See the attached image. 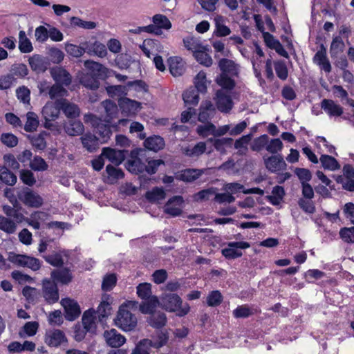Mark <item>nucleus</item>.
Masks as SVG:
<instances>
[{"label":"nucleus","mask_w":354,"mask_h":354,"mask_svg":"<svg viewBox=\"0 0 354 354\" xmlns=\"http://www.w3.org/2000/svg\"><path fill=\"white\" fill-rule=\"evenodd\" d=\"M252 134L249 133L241 136L237 139L234 142V148L238 149V153L240 155L245 154L248 151L247 145L251 140Z\"/></svg>","instance_id":"nucleus-53"},{"label":"nucleus","mask_w":354,"mask_h":354,"mask_svg":"<svg viewBox=\"0 0 354 354\" xmlns=\"http://www.w3.org/2000/svg\"><path fill=\"white\" fill-rule=\"evenodd\" d=\"M65 132L71 136H76L82 134L84 131L83 124L77 121H69L64 125Z\"/></svg>","instance_id":"nucleus-33"},{"label":"nucleus","mask_w":354,"mask_h":354,"mask_svg":"<svg viewBox=\"0 0 354 354\" xmlns=\"http://www.w3.org/2000/svg\"><path fill=\"white\" fill-rule=\"evenodd\" d=\"M268 139L269 136L267 134L256 138L251 145V149L254 151H260L263 149H266Z\"/></svg>","instance_id":"nucleus-60"},{"label":"nucleus","mask_w":354,"mask_h":354,"mask_svg":"<svg viewBox=\"0 0 354 354\" xmlns=\"http://www.w3.org/2000/svg\"><path fill=\"white\" fill-rule=\"evenodd\" d=\"M344 43L339 36L333 38L330 46V55L332 58L337 57L344 49Z\"/></svg>","instance_id":"nucleus-49"},{"label":"nucleus","mask_w":354,"mask_h":354,"mask_svg":"<svg viewBox=\"0 0 354 354\" xmlns=\"http://www.w3.org/2000/svg\"><path fill=\"white\" fill-rule=\"evenodd\" d=\"M124 309V306H120L116 317L114 319V324L124 332L133 331L138 324L137 317L130 310Z\"/></svg>","instance_id":"nucleus-2"},{"label":"nucleus","mask_w":354,"mask_h":354,"mask_svg":"<svg viewBox=\"0 0 354 354\" xmlns=\"http://www.w3.org/2000/svg\"><path fill=\"white\" fill-rule=\"evenodd\" d=\"M84 66L91 71L89 74H91L97 78L105 74L106 68L98 62L91 60H86L84 63Z\"/></svg>","instance_id":"nucleus-35"},{"label":"nucleus","mask_w":354,"mask_h":354,"mask_svg":"<svg viewBox=\"0 0 354 354\" xmlns=\"http://www.w3.org/2000/svg\"><path fill=\"white\" fill-rule=\"evenodd\" d=\"M214 101L217 109L222 113H229L234 105L231 96L223 89L217 91Z\"/></svg>","instance_id":"nucleus-7"},{"label":"nucleus","mask_w":354,"mask_h":354,"mask_svg":"<svg viewBox=\"0 0 354 354\" xmlns=\"http://www.w3.org/2000/svg\"><path fill=\"white\" fill-rule=\"evenodd\" d=\"M263 160L266 169L272 173L284 171L287 168V165L281 154L264 158Z\"/></svg>","instance_id":"nucleus-10"},{"label":"nucleus","mask_w":354,"mask_h":354,"mask_svg":"<svg viewBox=\"0 0 354 354\" xmlns=\"http://www.w3.org/2000/svg\"><path fill=\"white\" fill-rule=\"evenodd\" d=\"M127 169L132 174H138L145 171V165L137 156L131 153V158L125 164Z\"/></svg>","instance_id":"nucleus-26"},{"label":"nucleus","mask_w":354,"mask_h":354,"mask_svg":"<svg viewBox=\"0 0 354 354\" xmlns=\"http://www.w3.org/2000/svg\"><path fill=\"white\" fill-rule=\"evenodd\" d=\"M60 109L57 102L55 104L48 102L43 107L41 113L45 120L44 126L46 128H51L53 126L51 122L55 120L59 117Z\"/></svg>","instance_id":"nucleus-8"},{"label":"nucleus","mask_w":354,"mask_h":354,"mask_svg":"<svg viewBox=\"0 0 354 354\" xmlns=\"http://www.w3.org/2000/svg\"><path fill=\"white\" fill-rule=\"evenodd\" d=\"M0 230L8 234H12L16 230V225L13 221L0 215Z\"/></svg>","instance_id":"nucleus-63"},{"label":"nucleus","mask_w":354,"mask_h":354,"mask_svg":"<svg viewBox=\"0 0 354 354\" xmlns=\"http://www.w3.org/2000/svg\"><path fill=\"white\" fill-rule=\"evenodd\" d=\"M227 248L221 250L222 254L228 259H234L242 256L241 251L238 249H247L250 247L249 243L245 241L229 242Z\"/></svg>","instance_id":"nucleus-5"},{"label":"nucleus","mask_w":354,"mask_h":354,"mask_svg":"<svg viewBox=\"0 0 354 354\" xmlns=\"http://www.w3.org/2000/svg\"><path fill=\"white\" fill-rule=\"evenodd\" d=\"M160 306L168 312H177V315L183 317L188 314L190 310L189 305L185 304L182 306V299L175 293H165L160 296Z\"/></svg>","instance_id":"nucleus-1"},{"label":"nucleus","mask_w":354,"mask_h":354,"mask_svg":"<svg viewBox=\"0 0 354 354\" xmlns=\"http://www.w3.org/2000/svg\"><path fill=\"white\" fill-rule=\"evenodd\" d=\"M144 145L147 149L156 152L164 148L165 141L159 136H153L145 139Z\"/></svg>","instance_id":"nucleus-30"},{"label":"nucleus","mask_w":354,"mask_h":354,"mask_svg":"<svg viewBox=\"0 0 354 354\" xmlns=\"http://www.w3.org/2000/svg\"><path fill=\"white\" fill-rule=\"evenodd\" d=\"M86 53L91 55H94L102 58L106 57L107 55L105 45L98 41H95L93 44L88 42Z\"/></svg>","instance_id":"nucleus-36"},{"label":"nucleus","mask_w":354,"mask_h":354,"mask_svg":"<svg viewBox=\"0 0 354 354\" xmlns=\"http://www.w3.org/2000/svg\"><path fill=\"white\" fill-rule=\"evenodd\" d=\"M106 172L107 174L108 179L112 183L119 179L123 178L124 176V174L120 168H118L112 165H106Z\"/></svg>","instance_id":"nucleus-48"},{"label":"nucleus","mask_w":354,"mask_h":354,"mask_svg":"<svg viewBox=\"0 0 354 354\" xmlns=\"http://www.w3.org/2000/svg\"><path fill=\"white\" fill-rule=\"evenodd\" d=\"M67 338L63 331L58 329L48 330L45 335V342L52 347H57L66 342Z\"/></svg>","instance_id":"nucleus-13"},{"label":"nucleus","mask_w":354,"mask_h":354,"mask_svg":"<svg viewBox=\"0 0 354 354\" xmlns=\"http://www.w3.org/2000/svg\"><path fill=\"white\" fill-rule=\"evenodd\" d=\"M184 46L194 53L199 49H203L205 46L199 38L194 36H187L183 39Z\"/></svg>","instance_id":"nucleus-38"},{"label":"nucleus","mask_w":354,"mask_h":354,"mask_svg":"<svg viewBox=\"0 0 354 354\" xmlns=\"http://www.w3.org/2000/svg\"><path fill=\"white\" fill-rule=\"evenodd\" d=\"M57 103L67 118H75L80 115V110L77 105L70 103L66 99L57 100Z\"/></svg>","instance_id":"nucleus-21"},{"label":"nucleus","mask_w":354,"mask_h":354,"mask_svg":"<svg viewBox=\"0 0 354 354\" xmlns=\"http://www.w3.org/2000/svg\"><path fill=\"white\" fill-rule=\"evenodd\" d=\"M233 316L235 318H248L254 314L252 310L247 305L238 306L232 311Z\"/></svg>","instance_id":"nucleus-62"},{"label":"nucleus","mask_w":354,"mask_h":354,"mask_svg":"<svg viewBox=\"0 0 354 354\" xmlns=\"http://www.w3.org/2000/svg\"><path fill=\"white\" fill-rule=\"evenodd\" d=\"M206 169H185L176 176L179 180L185 183H193L205 174Z\"/></svg>","instance_id":"nucleus-17"},{"label":"nucleus","mask_w":354,"mask_h":354,"mask_svg":"<svg viewBox=\"0 0 354 354\" xmlns=\"http://www.w3.org/2000/svg\"><path fill=\"white\" fill-rule=\"evenodd\" d=\"M0 180L6 185H12L17 182V176L6 167L0 165Z\"/></svg>","instance_id":"nucleus-50"},{"label":"nucleus","mask_w":354,"mask_h":354,"mask_svg":"<svg viewBox=\"0 0 354 354\" xmlns=\"http://www.w3.org/2000/svg\"><path fill=\"white\" fill-rule=\"evenodd\" d=\"M29 64L31 68L37 73L44 72L47 68L46 62L38 55H35L30 57Z\"/></svg>","instance_id":"nucleus-47"},{"label":"nucleus","mask_w":354,"mask_h":354,"mask_svg":"<svg viewBox=\"0 0 354 354\" xmlns=\"http://www.w3.org/2000/svg\"><path fill=\"white\" fill-rule=\"evenodd\" d=\"M112 311V308L108 301L103 300L97 307L95 311L99 319L102 322L103 319L108 317Z\"/></svg>","instance_id":"nucleus-54"},{"label":"nucleus","mask_w":354,"mask_h":354,"mask_svg":"<svg viewBox=\"0 0 354 354\" xmlns=\"http://www.w3.org/2000/svg\"><path fill=\"white\" fill-rule=\"evenodd\" d=\"M206 122L205 124L198 125L196 128L197 133L203 138H206L209 135H214L215 125L210 122Z\"/></svg>","instance_id":"nucleus-61"},{"label":"nucleus","mask_w":354,"mask_h":354,"mask_svg":"<svg viewBox=\"0 0 354 354\" xmlns=\"http://www.w3.org/2000/svg\"><path fill=\"white\" fill-rule=\"evenodd\" d=\"M51 277L54 281L65 285L71 283L73 277L71 270L68 268H63L53 270L51 272Z\"/></svg>","instance_id":"nucleus-24"},{"label":"nucleus","mask_w":354,"mask_h":354,"mask_svg":"<svg viewBox=\"0 0 354 354\" xmlns=\"http://www.w3.org/2000/svg\"><path fill=\"white\" fill-rule=\"evenodd\" d=\"M218 67L222 71L221 74L236 75L238 73V68L234 62L226 58L220 59Z\"/></svg>","instance_id":"nucleus-39"},{"label":"nucleus","mask_w":354,"mask_h":354,"mask_svg":"<svg viewBox=\"0 0 354 354\" xmlns=\"http://www.w3.org/2000/svg\"><path fill=\"white\" fill-rule=\"evenodd\" d=\"M313 61L325 72L330 73L331 71V65L326 57V49L323 44L321 45L320 49L315 53Z\"/></svg>","instance_id":"nucleus-23"},{"label":"nucleus","mask_w":354,"mask_h":354,"mask_svg":"<svg viewBox=\"0 0 354 354\" xmlns=\"http://www.w3.org/2000/svg\"><path fill=\"white\" fill-rule=\"evenodd\" d=\"M102 104L104 108L106 113V122L108 123H111L112 120L114 119L118 113V106L115 102L109 100L103 101Z\"/></svg>","instance_id":"nucleus-37"},{"label":"nucleus","mask_w":354,"mask_h":354,"mask_svg":"<svg viewBox=\"0 0 354 354\" xmlns=\"http://www.w3.org/2000/svg\"><path fill=\"white\" fill-rule=\"evenodd\" d=\"M320 106L330 117H339L343 113V108L332 100H322Z\"/></svg>","instance_id":"nucleus-20"},{"label":"nucleus","mask_w":354,"mask_h":354,"mask_svg":"<svg viewBox=\"0 0 354 354\" xmlns=\"http://www.w3.org/2000/svg\"><path fill=\"white\" fill-rule=\"evenodd\" d=\"M68 95V91L63 87V85L55 84L50 86L48 91V95L51 100L57 99L58 97H63Z\"/></svg>","instance_id":"nucleus-56"},{"label":"nucleus","mask_w":354,"mask_h":354,"mask_svg":"<svg viewBox=\"0 0 354 354\" xmlns=\"http://www.w3.org/2000/svg\"><path fill=\"white\" fill-rule=\"evenodd\" d=\"M209 48L207 45L203 46V49H199L195 53L193 54L196 60L201 64L209 67L212 64V59L208 54Z\"/></svg>","instance_id":"nucleus-31"},{"label":"nucleus","mask_w":354,"mask_h":354,"mask_svg":"<svg viewBox=\"0 0 354 354\" xmlns=\"http://www.w3.org/2000/svg\"><path fill=\"white\" fill-rule=\"evenodd\" d=\"M96 313L93 309L85 311L82 318L83 327L86 331L94 333L96 328Z\"/></svg>","instance_id":"nucleus-25"},{"label":"nucleus","mask_w":354,"mask_h":354,"mask_svg":"<svg viewBox=\"0 0 354 354\" xmlns=\"http://www.w3.org/2000/svg\"><path fill=\"white\" fill-rule=\"evenodd\" d=\"M24 204L28 207L38 208L43 204V198L35 192L24 188Z\"/></svg>","instance_id":"nucleus-18"},{"label":"nucleus","mask_w":354,"mask_h":354,"mask_svg":"<svg viewBox=\"0 0 354 354\" xmlns=\"http://www.w3.org/2000/svg\"><path fill=\"white\" fill-rule=\"evenodd\" d=\"M169 68L174 77L181 76L185 72L182 59L178 57H170L168 59Z\"/></svg>","instance_id":"nucleus-27"},{"label":"nucleus","mask_w":354,"mask_h":354,"mask_svg":"<svg viewBox=\"0 0 354 354\" xmlns=\"http://www.w3.org/2000/svg\"><path fill=\"white\" fill-rule=\"evenodd\" d=\"M206 143L205 142H198L194 146H188L183 148V153L188 157H199L206 151Z\"/></svg>","instance_id":"nucleus-28"},{"label":"nucleus","mask_w":354,"mask_h":354,"mask_svg":"<svg viewBox=\"0 0 354 354\" xmlns=\"http://www.w3.org/2000/svg\"><path fill=\"white\" fill-rule=\"evenodd\" d=\"M166 193L162 187H155L146 192L145 197L151 203L158 202L165 198Z\"/></svg>","instance_id":"nucleus-43"},{"label":"nucleus","mask_w":354,"mask_h":354,"mask_svg":"<svg viewBox=\"0 0 354 354\" xmlns=\"http://www.w3.org/2000/svg\"><path fill=\"white\" fill-rule=\"evenodd\" d=\"M120 106L125 111L134 113L141 108V104L129 98H122L119 102Z\"/></svg>","instance_id":"nucleus-45"},{"label":"nucleus","mask_w":354,"mask_h":354,"mask_svg":"<svg viewBox=\"0 0 354 354\" xmlns=\"http://www.w3.org/2000/svg\"><path fill=\"white\" fill-rule=\"evenodd\" d=\"M184 199L181 196H174L169 199L165 205V213L172 216H178L182 214V205Z\"/></svg>","instance_id":"nucleus-11"},{"label":"nucleus","mask_w":354,"mask_h":354,"mask_svg":"<svg viewBox=\"0 0 354 354\" xmlns=\"http://www.w3.org/2000/svg\"><path fill=\"white\" fill-rule=\"evenodd\" d=\"M166 315L162 312L153 313L151 314L147 319L148 324L153 328L160 329L167 324Z\"/></svg>","instance_id":"nucleus-32"},{"label":"nucleus","mask_w":354,"mask_h":354,"mask_svg":"<svg viewBox=\"0 0 354 354\" xmlns=\"http://www.w3.org/2000/svg\"><path fill=\"white\" fill-rule=\"evenodd\" d=\"M50 75L56 84L68 86L72 82L71 74L62 67L56 66L51 68Z\"/></svg>","instance_id":"nucleus-14"},{"label":"nucleus","mask_w":354,"mask_h":354,"mask_svg":"<svg viewBox=\"0 0 354 354\" xmlns=\"http://www.w3.org/2000/svg\"><path fill=\"white\" fill-rule=\"evenodd\" d=\"M110 124L111 123L108 122L104 124L102 122V120H100V122H98L94 127L96 130V133L100 136L98 138L101 143L106 142L112 134Z\"/></svg>","instance_id":"nucleus-29"},{"label":"nucleus","mask_w":354,"mask_h":354,"mask_svg":"<svg viewBox=\"0 0 354 354\" xmlns=\"http://www.w3.org/2000/svg\"><path fill=\"white\" fill-rule=\"evenodd\" d=\"M153 24L140 27V31H145L149 33H153L160 35L162 33V29L169 30L171 28V23L169 19L163 15L158 14L153 17Z\"/></svg>","instance_id":"nucleus-3"},{"label":"nucleus","mask_w":354,"mask_h":354,"mask_svg":"<svg viewBox=\"0 0 354 354\" xmlns=\"http://www.w3.org/2000/svg\"><path fill=\"white\" fill-rule=\"evenodd\" d=\"M80 82L91 90H97L100 86L98 78L89 73L83 74L80 78Z\"/></svg>","instance_id":"nucleus-40"},{"label":"nucleus","mask_w":354,"mask_h":354,"mask_svg":"<svg viewBox=\"0 0 354 354\" xmlns=\"http://www.w3.org/2000/svg\"><path fill=\"white\" fill-rule=\"evenodd\" d=\"M215 112V108L210 101L202 102L198 120L203 123H206L214 116Z\"/></svg>","instance_id":"nucleus-22"},{"label":"nucleus","mask_w":354,"mask_h":354,"mask_svg":"<svg viewBox=\"0 0 354 354\" xmlns=\"http://www.w3.org/2000/svg\"><path fill=\"white\" fill-rule=\"evenodd\" d=\"M103 336L106 344L113 348H118L122 346L125 342L124 336L119 333L115 329L112 328L104 332Z\"/></svg>","instance_id":"nucleus-15"},{"label":"nucleus","mask_w":354,"mask_h":354,"mask_svg":"<svg viewBox=\"0 0 354 354\" xmlns=\"http://www.w3.org/2000/svg\"><path fill=\"white\" fill-rule=\"evenodd\" d=\"M5 195L9 198L10 202L12 204L13 207L9 205H3V210L8 216L16 218L18 222L22 221V213L20 212L21 206L16 198L15 196L12 194V191L6 189Z\"/></svg>","instance_id":"nucleus-4"},{"label":"nucleus","mask_w":354,"mask_h":354,"mask_svg":"<svg viewBox=\"0 0 354 354\" xmlns=\"http://www.w3.org/2000/svg\"><path fill=\"white\" fill-rule=\"evenodd\" d=\"M27 120L24 127L26 131H32L36 130L39 126V119L36 113L28 112L26 114Z\"/></svg>","instance_id":"nucleus-57"},{"label":"nucleus","mask_w":354,"mask_h":354,"mask_svg":"<svg viewBox=\"0 0 354 354\" xmlns=\"http://www.w3.org/2000/svg\"><path fill=\"white\" fill-rule=\"evenodd\" d=\"M45 261L55 267H62L64 264V260L59 252H53L50 254L43 255Z\"/></svg>","instance_id":"nucleus-59"},{"label":"nucleus","mask_w":354,"mask_h":354,"mask_svg":"<svg viewBox=\"0 0 354 354\" xmlns=\"http://www.w3.org/2000/svg\"><path fill=\"white\" fill-rule=\"evenodd\" d=\"M43 295L48 304H55L59 300V292L57 284L49 279L43 281Z\"/></svg>","instance_id":"nucleus-9"},{"label":"nucleus","mask_w":354,"mask_h":354,"mask_svg":"<svg viewBox=\"0 0 354 354\" xmlns=\"http://www.w3.org/2000/svg\"><path fill=\"white\" fill-rule=\"evenodd\" d=\"M83 147L90 153L96 151L99 149L100 140L91 133H86L80 137Z\"/></svg>","instance_id":"nucleus-19"},{"label":"nucleus","mask_w":354,"mask_h":354,"mask_svg":"<svg viewBox=\"0 0 354 354\" xmlns=\"http://www.w3.org/2000/svg\"><path fill=\"white\" fill-rule=\"evenodd\" d=\"M215 22V30L214 35L217 37H225L231 33V30L229 27L225 26L224 22V18L223 16L218 15L214 18Z\"/></svg>","instance_id":"nucleus-41"},{"label":"nucleus","mask_w":354,"mask_h":354,"mask_svg":"<svg viewBox=\"0 0 354 354\" xmlns=\"http://www.w3.org/2000/svg\"><path fill=\"white\" fill-rule=\"evenodd\" d=\"M46 136H47V133L46 132H42L32 137L28 136V138L30 139V143L35 149L37 150H44L46 147V142L45 140Z\"/></svg>","instance_id":"nucleus-51"},{"label":"nucleus","mask_w":354,"mask_h":354,"mask_svg":"<svg viewBox=\"0 0 354 354\" xmlns=\"http://www.w3.org/2000/svg\"><path fill=\"white\" fill-rule=\"evenodd\" d=\"M194 84L196 91L200 93H205L207 91L206 73L204 71H200L194 78Z\"/></svg>","instance_id":"nucleus-58"},{"label":"nucleus","mask_w":354,"mask_h":354,"mask_svg":"<svg viewBox=\"0 0 354 354\" xmlns=\"http://www.w3.org/2000/svg\"><path fill=\"white\" fill-rule=\"evenodd\" d=\"M223 297L219 290H212L207 295L206 301L209 307L218 306L223 301Z\"/></svg>","instance_id":"nucleus-55"},{"label":"nucleus","mask_w":354,"mask_h":354,"mask_svg":"<svg viewBox=\"0 0 354 354\" xmlns=\"http://www.w3.org/2000/svg\"><path fill=\"white\" fill-rule=\"evenodd\" d=\"M274 68L277 76L282 81L287 80L288 77V70L286 63L282 60L274 62Z\"/></svg>","instance_id":"nucleus-52"},{"label":"nucleus","mask_w":354,"mask_h":354,"mask_svg":"<svg viewBox=\"0 0 354 354\" xmlns=\"http://www.w3.org/2000/svg\"><path fill=\"white\" fill-rule=\"evenodd\" d=\"M127 151L125 150H115L109 147L103 148L102 156L107 158L115 165H120L125 159V154Z\"/></svg>","instance_id":"nucleus-16"},{"label":"nucleus","mask_w":354,"mask_h":354,"mask_svg":"<svg viewBox=\"0 0 354 354\" xmlns=\"http://www.w3.org/2000/svg\"><path fill=\"white\" fill-rule=\"evenodd\" d=\"M88 42L82 43L80 46L69 44L66 46L67 53L73 57H80L86 52Z\"/></svg>","instance_id":"nucleus-44"},{"label":"nucleus","mask_w":354,"mask_h":354,"mask_svg":"<svg viewBox=\"0 0 354 354\" xmlns=\"http://www.w3.org/2000/svg\"><path fill=\"white\" fill-rule=\"evenodd\" d=\"M197 91L194 88H191L185 91L183 94V100L185 105L188 106H196L199 102V95Z\"/></svg>","instance_id":"nucleus-42"},{"label":"nucleus","mask_w":354,"mask_h":354,"mask_svg":"<svg viewBox=\"0 0 354 354\" xmlns=\"http://www.w3.org/2000/svg\"><path fill=\"white\" fill-rule=\"evenodd\" d=\"M64 308V317L68 321H74L80 315L81 310L77 302L70 298H64L61 301Z\"/></svg>","instance_id":"nucleus-6"},{"label":"nucleus","mask_w":354,"mask_h":354,"mask_svg":"<svg viewBox=\"0 0 354 354\" xmlns=\"http://www.w3.org/2000/svg\"><path fill=\"white\" fill-rule=\"evenodd\" d=\"M140 48L148 58H150L151 55L155 56L158 55V53L163 51V46L161 45L160 42L153 39H145L142 44L140 45Z\"/></svg>","instance_id":"nucleus-12"},{"label":"nucleus","mask_w":354,"mask_h":354,"mask_svg":"<svg viewBox=\"0 0 354 354\" xmlns=\"http://www.w3.org/2000/svg\"><path fill=\"white\" fill-rule=\"evenodd\" d=\"M319 161L324 169L335 171L340 168V165L333 156L328 155H322L320 156Z\"/></svg>","instance_id":"nucleus-46"},{"label":"nucleus","mask_w":354,"mask_h":354,"mask_svg":"<svg viewBox=\"0 0 354 354\" xmlns=\"http://www.w3.org/2000/svg\"><path fill=\"white\" fill-rule=\"evenodd\" d=\"M216 83L223 88L227 90H232L235 86L234 80L228 77V75L226 74H221L216 78Z\"/></svg>","instance_id":"nucleus-64"},{"label":"nucleus","mask_w":354,"mask_h":354,"mask_svg":"<svg viewBox=\"0 0 354 354\" xmlns=\"http://www.w3.org/2000/svg\"><path fill=\"white\" fill-rule=\"evenodd\" d=\"M140 305V310L144 314L155 313L156 308L160 306V300L156 296H152Z\"/></svg>","instance_id":"nucleus-34"}]
</instances>
